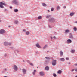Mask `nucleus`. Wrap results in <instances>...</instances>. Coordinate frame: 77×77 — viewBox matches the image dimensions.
Segmentation results:
<instances>
[{
	"instance_id": "f257e3e1",
	"label": "nucleus",
	"mask_w": 77,
	"mask_h": 77,
	"mask_svg": "<svg viewBox=\"0 0 77 77\" xmlns=\"http://www.w3.org/2000/svg\"><path fill=\"white\" fill-rule=\"evenodd\" d=\"M12 3L16 5H19V3L17 0H13L12 1Z\"/></svg>"
},
{
	"instance_id": "f03ea898",
	"label": "nucleus",
	"mask_w": 77,
	"mask_h": 77,
	"mask_svg": "<svg viewBox=\"0 0 77 77\" xmlns=\"http://www.w3.org/2000/svg\"><path fill=\"white\" fill-rule=\"evenodd\" d=\"M49 21L51 23H53V22H54L55 21V20L53 17H51L49 19Z\"/></svg>"
},
{
	"instance_id": "7ed1b4c3",
	"label": "nucleus",
	"mask_w": 77,
	"mask_h": 77,
	"mask_svg": "<svg viewBox=\"0 0 77 77\" xmlns=\"http://www.w3.org/2000/svg\"><path fill=\"white\" fill-rule=\"evenodd\" d=\"M56 60H53L52 62V64L53 66H55L56 65Z\"/></svg>"
},
{
	"instance_id": "20e7f679",
	"label": "nucleus",
	"mask_w": 77,
	"mask_h": 77,
	"mask_svg": "<svg viewBox=\"0 0 77 77\" xmlns=\"http://www.w3.org/2000/svg\"><path fill=\"white\" fill-rule=\"evenodd\" d=\"M13 66H14V67H13L14 70L16 71H18V67H17V66H16V65H14Z\"/></svg>"
},
{
	"instance_id": "39448f33",
	"label": "nucleus",
	"mask_w": 77,
	"mask_h": 77,
	"mask_svg": "<svg viewBox=\"0 0 77 77\" xmlns=\"http://www.w3.org/2000/svg\"><path fill=\"white\" fill-rule=\"evenodd\" d=\"M5 32L4 29H1L0 31V34H4V33H5Z\"/></svg>"
},
{
	"instance_id": "423d86ee",
	"label": "nucleus",
	"mask_w": 77,
	"mask_h": 77,
	"mask_svg": "<svg viewBox=\"0 0 77 77\" xmlns=\"http://www.w3.org/2000/svg\"><path fill=\"white\" fill-rule=\"evenodd\" d=\"M22 72L23 74H26V73L27 72V70H26L25 69H22Z\"/></svg>"
},
{
	"instance_id": "0eeeda50",
	"label": "nucleus",
	"mask_w": 77,
	"mask_h": 77,
	"mask_svg": "<svg viewBox=\"0 0 77 77\" xmlns=\"http://www.w3.org/2000/svg\"><path fill=\"white\" fill-rule=\"evenodd\" d=\"M66 42L67 44H70L72 42V41L70 39H69L67 40Z\"/></svg>"
},
{
	"instance_id": "6e6552de",
	"label": "nucleus",
	"mask_w": 77,
	"mask_h": 77,
	"mask_svg": "<svg viewBox=\"0 0 77 77\" xmlns=\"http://www.w3.org/2000/svg\"><path fill=\"white\" fill-rule=\"evenodd\" d=\"M0 4L2 5H4V6H6V4L5 2L3 1V2H0Z\"/></svg>"
},
{
	"instance_id": "1a4fd4ad",
	"label": "nucleus",
	"mask_w": 77,
	"mask_h": 77,
	"mask_svg": "<svg viewBox=\"0 0 77 77\" xmlns=\"http://www.w3.org/2000/svg\"><path fill=\"white\" fill-rule=\"evenodd\" d=\"M39 74L41 76H44V73L43 72H41L39 73Z\"/></svg>"
},
{
	"instance_id": "9d476101",
	"label": "nucleus",
	"mask_w": 77,
	"mask_h": 77,
	"mask_svg": "<svg viewBox=\"0 0 77 77\" xmlns=\"http://www.w3.org/2000/svg\"><path fill=\"white\" fill-rule=\"evenodd\" d=\"M70 35L69 36V38H70V39H73V35H72V34L71 33H70L69 34Z\"/></svg>"
},
{
	"instance_id": "9b49d317",
	"label": "nucleus",
	"mask_w": 77,
	"mask_h": 77,
	"mask_svg": "<svg viewBox=\"0 0 77 77\" xmlns=\"http://www.w3.org/2000/svg\"><path fill=\"white\" fill-rule=\"evenodd\" d=\"M60 56H63V52L61 51L60 52Z\"/></svg>"
},
{
	"instance_id": "f8f14e48",
	"label": "nucleus",
	"mask_w": 77,
	"mask_h": 77,
	"mask_svg": "<svg viewBox=\"0 0 77 77\" xmlns=\"http://www.w3.org/2000/svg\"><path fill=\"white\" fill-rule=\"evenodd\" d=\"M45 70L46 71H49L50 69L49 68V67L48 66H46L45 68Z\"/></svg>"
},
{
	"instance_id": "ddd939ff",
	"label": "nucleus",
	"mask_w": 77,
	"mask_h": 77,
	"mask_svg": "<svg viewBox=\"0 0 77 77\" xmlns=\"http://www.w3.org/2000/svg\"><path fill=\"white\" fill-rule=\"evenodd\" d=\"M49 63V62L48 61L46 60L44 63V64L45 65H47V64Z\"/></svg>"
},
{
	"instance_id": "4468645a",
	"label": "nucleus",
	"mask_w": 77,
	"mask_h": 77,
	"mask_svg": "<svg viewBox=\"0 0 77 77\" xmlns=\"http://www.w3.org/2000/svg\"><path fill=\"white\" fill-rule=\"evenodd\" d=\"M36 46L37 47H38V48H41V46L40 45H39V43H37L36 44Z\"/></svg>"
},
{
	"instance_id": "2eb2a0df",
	"label": "nucleus",
	"mask_w": 77,
	"mask_h": 77,
	"mask_svg": "<svg viewBox=\"0 0 77 77\" xmlns=\"http://www.w3.org/2000/svg\"><path fill=\"white\" fill-rule=\"evenodd\" d=\"M60 60L62 62H64L65 61V59L64 58H61L60 59Z\"/></svg>"
},
{
	"instance_id": "dca6fc26",
	"label": "nucleus",
	"mask_w": 77,
	"mask_h": 77,
	"mask_svg": "<svg viewBox=\"0 0 77 77\" xmlns=\"http://www.w3.org/2000/svg\"><path fill=\"white\" fill-rule=\"evenodd\" d=\"M70 52H71V53H74L75 52V51L74 50L72 49L71 50Z\"/></svg>"
},
{
	"instance_id": "f3484780",
	"label": "nucleus",
	"mask_w": 77,
	"mask_h": 77,
	"mask_svg": "<svg viewBox=\"0 0 77 77\" xmlns=\"http://www.w3.org/2000/svg\"><path fill=\"white\" fill-rule=\"evenodd\" d=\"M4 44L5 46H7L8 45V42H4Z\"/></svg>"
},
{
	"instance_id": "a211bd4d",
	"label": "nucleus",
	"mask_w": 77,
	"mask_h": 77,
	"mask_svg": "<svg viewBox=\"0 0 77 77\" xmlns=\"http://www.w3.org/2000/svg\"><path fill=\"white\" fill-rule=\"evenodd\" d=\"M14 24H18L19 22H18V21H17V20H15L14 21Z\"/></svg>"
},
{
	"instance_id": "6ab92c4d",
	"label": "nucleus",
	"mask_w": 77,
	"mask_h": 77,
	"mask_svg": "<svg viewBox=\"0 0 77 77\" xmlns=\"http://www.w3.org/2000/svg\"><path fill=\"white\" fill-rule=\"evenodd\" d=\"M51 17V15H47L46 16V18H48V19L50 17Z\"/></svg>"
},
{
	"instance_id": "aec40b11",
	"label": "nucleus",
	"mask_w": 77,
	"mask_h": 77,
	"mask_svg": "<svg viewBox=\"0 0 77 77\" xmlns=\"http://www.w3.org/2000/svg\"><path fill=\"white\" fill-rule=\"evenodd\" d=\"M42 5L43 6H44L45 7H46V6H47V4L45 3H42Z\"/></svg>"
},
{
	"instance_id": "412c9836",
	"label": "nucleus",
	"mask_w": 77,
	"mask_h": 77,
	"mask_svg": "<svg viewBox=\"0 0 77 77\" xmlns=\"http://www.w3.org/2000/svg\"><path fill=\"white\" fill-rule=\"evenodd\" d=\"M14 11L15 12H18V10L17 9H15Z\"/></svg>"
},
{
	"instance_id": "4be33fe9",
	"label": "nucleus",
	"mask_w": 77,
	"mask_h": 77,
	"mask_svg": "<svg viewBox=\"0 0 77 77\" xmlns=\"http://www.w3.org/2000/svg\"><path fill=\"white\" fill-rule=\"evenodd\" d=\"M61 73H62V71L60 70H59L57 72L58 74H61Z\"/></svg>"
},
{
	"instance_id": "5701e85b",
	"label": "nucleus",
	"mask_w": 77,
	"mask_h": 77,
	"mask_svg": "<svg viewBox=\"0 0 77 77\" xmlns=\"http://www.w3.org/2000/svg\"><path fill=\"white\" fill-rule=\"evenodd\" d=\"M36 70H34L33 72H32V74L33 75H35V73H36Z\"/></svg>"
},
{
	"instance_id": "b1692460",
	"label": "nucleus",
	"mask_w": 77,
	"mask_h": 77,
	"mask_svg": "<svg viewBox=\"0 0 77 77\" xmlns=\"http://www.w3.org/2000/svg\"><path fill=\"white\" fill-rule=\"evenodd\" d=\"M45 59H47V60H50V57H45Z\"/></svg>"
},
{
	"instance_id": "393cba45",
	"label": "nucleus",
	"mask_w": 77,
	"mask_h": 77,
	"mask_svg": "<svg viewBox=\"0 0 77 77\" xmlns=\"http://www.w3.org/2000/svg\"><path fill=\"white\" fill-rule=\"evenodd\" d=\"M74 14V13L73 12H72L70 13V16H73Z\"/></svg>"
},
{
	"instance_id": "a878e982",
	"label": "nucleus",
	"mask_w": 77,
	"mask_h": 77,
	"mask_svg": "<svg viewBox=\"0 0 77 77\" xmlns=\"http://www.w3.org/2000/svg\"><path fill=\"white\" fill-rule=\"evenodd\" d=\"M0 8H4V7L3 5H2L1 4H0Z\"/></svg>"
},
{
	"instance_id": "bb28decb",
	"label": "nucleus",
	"mask_w": 77,
	"mask_h": 77,
	"mask_svg": "<svg viewBox=\"0 0 77 77\" xmlns=\"http://www.w3.org/2000/svg\"><path fill=\"white\" fill-rule=\"evenodd\" d=\"M41 18H42V17L41 16H40L38 17V20H40V19H41Z\"/></svg>"
},
{
	"instance_id": "cd10ccee",
	"label": "nucleus",
	"mask_w": 77,
	"mask_h": 77,
	"mask_svg": "<svg viewBox=\"0 0 77 77\" xmlns=\"http://www.w3.org/2000/svg\"><path fill=\"white\" fill-rule=\"evenodd\" d=\"M29 64L31 65V66H33L34 65H33V64L32 63L30 62Z\"/></svg>"
},
{
	"instance_id": "c85d7f7f",
	"label": "nucleus",
	"mask_w": 77,
	"mask_h": 77,
	"mask_svg": "<svg viewBox=\"0 0 77 77\" xmlns=\"http://www.w3.org/2000/svg\"><path fill=\"white\" fill-rule=\"evenodd\" d=\"M12 43L11 42H9L8 43V45H9L10 46L12 45Z\"/></svg>"
},
{
	"instance_id": "c756f323",
	"label": "nucleus",
	"mask_w": 77,
	"mask_h": 77,
	"mask_svg": "<svg viewBox=\"0 0 77 77\" xmlns=\"http://www.w3.org/2000/svg\"><path fill=\"white\" fill-rule=\"evenodd\" d=\"M47 45H46L44 47H43V49H45L46 48H47Z\"/></svg>"
},
{
	"instance_id": "7c9ffc66",
	"label": "nucleus",
	"mask_w": 77,
	"mask_h": 77,
	"mask_svg": "<svg viewBox=\"0 0 77 77\" xmlns=\"http://www.w3.org/2000/svg\"><path fill=\"white\" fill-rule=\"evenodd\" d=\"M73 30L75 31H77V28L75 27H74V28L73 29Z\"/></svg>"
},
{
	"instance_id": "2f4dec72",
	"label": "nucleus",
	"mask_w": 77,
	"mask_h": 77,
	"mask_svg": "<svg viewBox=\"0 0 77 77\" xmlns=\"http://www.w3.org/2000/svg\"><path fill=\"white\" fill-rule=\"evenodd\" d=\"M26 35H29V34H30V33H29V31H27L26 32Z\"/></svg>"
},
{
	"instance_id": "473e14b6",
	"label": "nucleus",
	"mask_w": 77,
	"mask_h": 77,
	"mask_svg": "<svg viewBox=\"0 0 77 77\" xmlns=\"http://www.w3.org/2000/svg\"><path fill=\"white\" fill-rule=\"evenodd\" d=\"M53 75L54 77H57V75L55 73H53Z\"/></svg>"
},
{
	"instance_id": "72a5a7b5",
	"label": "nucleus",
	"mask_w": 77,
	"mask_h": 77,
	"mask_svg": "<svg viewBox=\"0 0 77 77\" xmlns=\"http://www.w3.org/2000/svg\"><path fill=\"white\" fill-rule=\"evenodd\" d=\"M65 32L66 33H68L69 32V31L68 30H65Z\"/></svg>"
},
{
	"instance_id": "f704fd0d",
	"label": "nucleus",
	"mask_w": 77,
	"mask_h": 77,
	"mask_svg": "<svg viewBox=\"0 0 77 77\" xmlns=\"http://www.w3.org/2000/svg\"><path fill=\"white\" fill-rule=\"evenodd\" d=\"M59 9H60V7H59V6H57V10H58Z\"/></svg>"
},
{
	"instance_id": "c9c22d12",
	"label": "nucleus",
	"mask_w": 77,
	"mask_h": 77,
	"mask_svg": "<svg viewBox=\"0 0 77 77\" xmlns=\"http://www.w3.org/2000/svg\"><path fill=\"white\" fill-rule=\"evenodd\" d=\"M66 60H69V58H68V57H66Z\"/></svg>"
},
{
	"instance_id": "e433bc0d",
	"label": "nucleus",
	"mask_w": 77,
	"mask_h": 77,
	"mask_svg": "<svg viewBox=\"0 0 77 77\" xmlns=\"http://www.w3.org/2000/svg\"><path fill=\"white\" fill-rule=\"evenodd\" d=\"M54 10V8H53L51 9V11H53V10Z\"/></svg>"
},
{
	"instance_id": "4c0bfd02",
	"label": "nucleus",
	"mask_w": 77,
	"mask_h": 77,
	"mask_svg": "<svg viewBox=\"0 0 77 77\" xmlns=\"http://www.w3.org/2000/svg\"><path fill=\"white\" fill-rule=\"evenodd\" d=\"M53 38L54 39H56L57 38L55 36H54L53 37Z\"/></svg>"
},
{
	"instance_id": "58836bf2",
	"label": "nucleus",
	"mask_w": 77,
	"mask_h": 77,
	"mask_svg": "<svg viewBox=\"0 0 77 77\" xmlns=\"http://www.w3.org/2000/svg\"><path fill=\"white\" fill-rule=\"evenodd\" d=\"M7 56V55L6 54H5L4 55V56H5V57H6Z\"/></svg>"
},
{
	"instance_id": "ea45409f",
	"label": "nucleus",
	"mask_w": 77,
	"mask_h": 77,
	"mask_svg": "<svg viewBox=\"0 0 77 77\" xmlns=\"http://www.w3.org/2000/svg\"><path fill=\"white\" fill-rule=\"evenodd\" d=\"M23 32H26V29H23Z\"/></svg>"
},
{
	"instance_id": "a19ab883",
	"label": "nucleus",
	"mask_w": 77,
	"mask_h": 77,
	"mask_svg": "<svg viewBox=\"0 0 77 77\" xmlns=\"http://www.w3.org/2000/svg\"><path fill=\"white\" fill-rule=\"evenodd\" d=\"M5 71H7V69H4Z\"/></svg>"
},
{
	"instance_id": "79ce46f5",
	"label": "nucleus",
	"mask_w": 77,
	"mask_h": 77,
	"mask_svg": "<svg viewBox=\"0 0 77 77\" xmlns=\"http://www.w3.org/2000/svg\"><path fill=\"white\" fill-rule=\"evenodd\" d=\"M10 9H12V7L11 6V7H10Z\"/></svg>"
},
{
	"instance_id": "37998d69",
	"label": "nucleus",
	"mask_w": 77,
	"mask_h": 77,
	"mask_svg": "<svg viewBox=\"0 0 77 77\" xmlns=\"http://www.w3.org/2000/svg\"><path fill=\"white\" fill-rule=\"evenodd\" d=\"M68 64H69V65H70V64H71V63L70 62H69L68 63Z\"/></svg>"
},
{
	"instance_id": "c03bdc74",
	"label": "nucleus",
	"mask_w": 77,
	"mask_h": 77,
	"mask_svg": "<svg viewBox=\"0 0 77 77\" xmlns=\"http://www.w3.org/2000/svg\"><path fill=\"white\" fill-rule=\"evenodd\" d=\"M49 28H51V26H50V25H49Z\"/></svg>"
},
{
	"instance_id": "a18cd8bd",
	"label": "nucleus",
	"mask_w": 77,
	"mask_h": 77,
	"mask_svg": "<svg viewBox=\"0 0 77 77\" xmlns=\"http://www.w3.org/2000/svg\"><path fill=\"white\" fill-rule=\"evenodd\" d=\"M71 71H72V72L74 71V69H72V70H71Z\"/></svg>"
},
{
	"instance_id": "49530a36",
	"label": "nucleus",
	"mask_w": 77,
	"mask_h": 77,
	"mask_svg": "<svg viewBox=\"0 0 77 77\" xmlns=\"http://www.w3.org/2000/svg\"><path fill=\"white\" fill-rule=\"evenodd\" d=\"M63 8L65 9V8H66V6H64L63 7Z\"/></svg>"
},
{
	"instance_id": "de8ad7c7",
	"label": "nucleus",
	"mask_w": 77,
	"mask_h": 77,
	"mask_svg": "<svg viewBox=\"0 0 77 77\" xmlns=\"http://www.w3.org/2000/svg\"><path fill=\"white\" fill-rule=\"evenodd\" d=\"M51 39H53V37L51 36Z\"/></svg>"
},
{
	"instance_id": "09e8293b",
	"label": "nucleus",
	"mask_w": 77,
	"mask_h": 77,
	"mask_svg": "<svg viewBox=\"0 0 77 77\" xmlns=\"http://www.w3.org/2000/svg\"><path fill=\"white\" fill-rule=\"evenodd\" d=\"M74 65H75V66H77V64H74Z\"/></svg>"
},
{
	"instance_id": "8fccbe9b",
	"label": "nucleus",
	"mask_w": 77,
	"mask_h": 77,
	"mask_svg": "<svg viewBox=\"0 0 77 77\" xmlns=\"http://www.w3.org/2000/svg\"><path fill=\"white\" fill-rule=\"evenodd\" d=\"M75 71H76V72H77V69H75Z\"/></svg>"
},
{
	"instance_id": "3c124183",
	"label": "nucleus",
	"mask_w": 77,
	"mask_h": 77,
	"mask_svg": "<svg viewBox=\"0 0 77 77\" xmlns=\"http://www.w3.org/2000/svg\"><path fill=\"white\" fill-rule=\"evenodd\" d=\"M75 23H76V24H77V21H75Z\"/></svg>"
},
{
	"instance_id": "603ef678",
	"label": "nucleus",
	"mask_w": 77,
	"mask_h": 77,
	"mask_svg": "<svg viewBox=\"0 0 77 77\" xmlns=\"http://www.w3.org/2000/svg\"><path fill=\"white\" fill-rule=\"evenodd\" d=\"M5 11H7V9H5Z\"/></svg>"
},
{
	"instance_id": "864d4df0",
	"label": "nucleus",
	"mask_w": 77,
	"mask_h": 77,
	"mask_svg": "<svg viewBox=\"0 0 77 77\" xmlns=\"http://www.w3.org/2000/svg\"><path fill=\"white\" fill-rule=\"evenodd\" d=\"M48 12H50V11L49 10H48Z\"/></svg>"
},
{
	"instance_id": "5fc2aeb1",
	"label": "nucleus",
	"mask_w": 77,
	"mask_h": 77,
	"mask_svg": "<svg viewBox=\"0 0 77 77\" xmlns=\"http://www.w3.org/2000/svg\"><path fill=\"white\" fill-rule=\"evenodd\" d=\"M8 27H11V26H8Z\"/></svg>"
},
{
	"instance_id": "6e6d98bb",
	"label": "nucleus",
	"mask_w": 77,
	"mask_h": 77,
	"mask_svg": "<svg viewBox=\"0 0 77 77\" xmlns=\"http://www.w3.org/2000/svg\"><path fill=\"white\" fill-rule=\"evenodd\" d=\"M47 52H49V51H48Z\"/></svg>"
},
{
	"instance_id": "4d7b16f0",
	"label": "nucleus",
	"mask_w": 77,
	"mask_h": 77,
	"mask_svg": "<svg viewBox=\"0 0 77 77\" xmlns=\"http://www.w3.org/2000/svg\"><path fill=\"white\" fill-rule=\"evenodd\" d=\"M5 72L4 71L2 72Z\"/></svg>"
},
{
	"instance_id": "13d9d810",
	"label": "nucleus",
	"mask_w": 77,
	"mask_h": 77,
	"mask_svg": "<svg viewBox=\"0 0 77 77\" xmlns=\"http://www.w3.org/2000/svg\"><path fill=\"white\" fill-rule=\"evenodd\" d=\"M23 62H24V60H23Z\"/></svg>"
},
{
	"instance_id": "bf43d9fd",
	"label": "nucleus",
	"mask_w": 77,
	"mask_h": 77,
	"mask_svg": "<svg viewBox=\"0 0 77 77\" xmlns=\"http://www.w3.org/2000/svg\"><path fill=\"white\" fill-rule=\"evenodd\" d=\"M1 22V20H0V23Z\"/></svg>"
}]
</instances>
